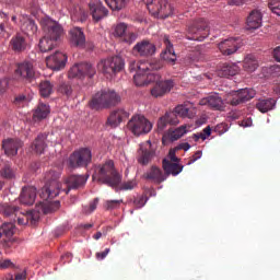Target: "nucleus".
<instances>
[{
    "mask_svg": "<svg viewBox=\"0 0 280 280\" xmlns=\"http://www.w3.org/2000/svg\"><path fill=\"white\" fill-rule=\"evenodd\" d=\"M60 173L56 171H49L45 175L46 185L42 188L39 192V197L43 202H39V207L43 213H54V211H58L60 209V202L50 201L54 198L58 197L60 194V189H62V184L59 182Z\"/></svg>",
    "mask_w": 280,
    "mask_h": 280,
    "instance_id": "f257e3e1",
    "label": "nucleus"
},
{
    "mask_svg": "<svg viewBox=\"0 0 280 280\" xmlns=\"http://www.w3.org/2000/svg\"><path fill=\"white\" fill-rule=\"evenodd\" d=\"M93 180H97L107 187H118L121 175L115 170V162L107 160L94 168Z\"/></svg>",
    "mask_w": 280,
    "mask_h": 280,
    "instance_id": "f03ea898",
    "label": "nucleus"
},
{
    "mask_svg": "<svg viewBox=\"0 0 280 280\" xmlns=\"http://www.w3.org/2000/svg\"><path fill=\"white\" fill-rule=\"evenodd\" d=\"M121 102V96L114 90H104L97 92L90 101V108L93 110H100V108H110V106H117Z\"/></svg>",
    "mask_w": 280,
    "mask_h": 280,
    "instance_id": "7ed1b4c3",
    "label": "nucleus"
},
{
    "mask_svg": "<svg viewBox=\"0 0 280 280\" xmlns=\"http://www.w3.org/2000/svg\"><path fill=\"white\" fill-rule=\"evenodd\" d=\"M129 71H137L133 77V82L136 86H148V84L156 82V80H159L160 78L159 73H145V70H141V62H137L135 60H131L129 62Z\"/></svg>",
    "mask_w": 280,
    "mask_h": 280,
    "instance_id": "20e7f679",
    "label": "nucleus"
},
{
    "mask_svg": "<svg viewBox=\"0 0 280 280\" xmlns=\"http://www.w3.org/2000/svg\"><path fill=\"white\" fill-rule=\"evenodd\" d=\"M124 59L119 56L110 57L105 60H102L98 65V71H102L106 78H113L116 73L124 70L125 67Z\"/></svg>",
    "mask_w": 280,
    "mask_h": 280,
    "instance_id": "39448f33",
    "label": "nucleus"
},
{
    "mask_svg": "<svg viewBox=\"0 0 280 280\" xmlns=\"http://www.w3.org/2000/svg\"><path fill=\"white\" fill-rule=\"evenodd\" d=\"M127 127L132 135L139 137L141 135H148L152 130V122L144 116L136 115L128 121Z\"/></svg>",
    "mask_w": 280,
    "mask_h": 280,
    "instance_id": "423d86ee",
    "label": "nucleus"
},
{
    "mask_svg": "<svg viewBox=\"0 0 280 280\" xmlns=\"http://www.w3.org/2000/svg\"><path fill=\"white\" fill-rule=\"evenodd\" d=\"M147 8L152 16H160V19H167L174 12L170 0H151L147 3Z\"/></svg>",
    "mask_w": 280,
    "mask_h": 280,
    "instance_id": "0eeeda50",
    "label": "nucleus"
},
{
    "mask_svg": "<svg viewBox=\"0 0 280 280\" xmlns=\"http://www.w3.org/2000/svg\"><path fill=\"white\" fill-rule=\"evenodd\" d=\"M93 161V153L89 148H81L74 151L69 158L71 167H89Z\"/></svg>",
    "mask_w": 280,
    "mask_h": 280,
    "instance_id": "6e6552de",
    "label": "nucleus"
},
{
    "mask_svg": "<svg viewBox=\"0 0 280 280\" xmlns=\"http://www.w3.org/2000/svg\"><path fill=\"white\" fill-rule=\"evenodd\" d=\"M256 90H253L252 88H242L241 90L229 92L225 101L226 103H230V105H242L243 103L250 101V98H254Z\"/></svg>",
    "mask_w": 280,
    "mask_h": 280,
    "instance_id": "1a4fd4ad",
    "label": "nucleus"
},
{
    "mask_svg": "<svg viewBox=\"0 0 280 280\" xmlns=\"http://www.w3.org/2000/svg\"><path fill=\"white\" fill-rule=\"evenodd\" d=\"M40 24L44 30L45 36L55 40L56 43H58L60 36L65 34V30L62 28V26L58 22L52 21L49 18L42 19Z\"/></svg>",
    "mask_w": 280,
    "mask_h": 280,
    "instance_id": "9d476101",
    "label": "nucleus"
},
{
    "mask_svg": "<svg viewBox=\"0 0 280 280\" xmlns=\"http://www.w3.org/2000/svg\"><path fill=\"white\" fill-rule=\"evenodd\" d=\"M97 73V70L91 63H75L68 72L69 78H78L82 80L83 78H93Z\"/></svg>",
    "mask_w": 280,
    "mask_h": 280,
    "instance_id": "9b49d317",
    "label": "nucleus"
},
{
    "mask_svg": "<svg viewBox=\"0 0 280 280\" xmlns=\"http://www.w3.org/2000/svg\"><path fill=\"white\" fill-rule=\"evenodd\" d=\"M209 27V24H207V21L205 19L195 20L189 26H188V36L189 40H199L202 42L205 38L209 36V33L202 34Z\"/></svg>",
    "mask_w": 280,
    "mask_h": 280,
    "instance_id": "f8f14e48",
    "label": "nucleus"
},
{
    "mask_svg": "<svg viewBox=\"0 0 280 280\" xmlns=\"http://www.w3.org/2000/svg\"><path fill=\"white\" fill-rule=\"evenodd\" d=\"M15 75H19L23 82L32 83L36 80V69L32 61H22L18 63Z\"/></svg>",
    "mask_w": 280,
    "mask_h": 280,
    "instance_id": "ddd939ff",
    "label": "nucleus"
},
{
    "mask_svg": "<svg viewBox=\"0 0 280 280\" xmlns=\"http://www.w3.org/2000/svg\"><path fill=\"white\" fill-rule=\"evenodd\" d=\"M156 54V45L154 43L143 39L138 42L132 48L133 56H140L141 58H150Z\"/></svg>",
    "mask_w": 280,
    "mask_h": 280,
    "instance_id": "4468645a",
    "label": "nucleus"
},
{
    "mask_svg": "<svg viewBox=\"0 0 280 280\" xmlns=\"http://www.w3.org/2000/svg\"><path fill=\"white\" fill-rule=\"evenodd\" d=\"M161 77L151 82H155V85L153 89H151V95L152 97H163L164 95H167L172 89H174V81L173 80H164L160 81Z\"/></svg>",
    "mask_w": 280,
    "mask_h": 280,
    "instance_id": "2eb2a0df",
    "label": "nucleus"
},
{
    "mask_svg": "<svg viewBox=\"0 0 280 280\" xmlns=\"http://www.w3.org/2000/svg\"><path fill=\"white\" fill-rule=\"evenodd\" d=\"M90 12L92 14L93 21L96 23L108 16V9L102 4L100 0H90L89 2Z\"/></svg>",
    "mask_w": 280,
    "mask_h": 280,
    "instance_id": "dca6fc26",
    "label": "nucleus"
},
{
    "mask_svg": "<svg viewBox=\"0 0 280 280\" xmlns=\"http://www.w3.org/2000/svg\"><path fill=\"white\" fill-rule=\"evenodd\" d=\"M46 65L54 71H60V69H65L67 65V55L61 51H56L54 55L46 58Z\"/></svg>",
    "mask_w": 280,
    "mask_h": 280,
    "instance_id": "f3484780",
    "label": "nucleus"
},
{
    "mask_svg": "<svg viewBox=\"0 0 280 280\" xmlns=\"http://www.w3.org/2000/svg\"><path fill=\"white\" fill-rule=\"evenodd\" d=\"M218 47L223 56H231L240 49V38H225L219 43Z\"/></svg>",
    "mask_w": 280,
    "mask_h": 280,
    "instance_id": "a211bd4d",
    "label": "nucleus"
},
{
    "mask_svg": "<svg viewBox=\"0 0 280 280\" xmlns=\"http://www.w3.org/2000/svg\"><path fill=\"white\" fill-rule=\"evenodd\" d=\"M240 68L236 63H219L217 66L214 73L217 77H235V74H238Z\"/></svg>",
    "mask_w": 280,
    "mask_h": 280,
    "instance_id": "6ab92c4d",
    "label": "nucleus"
},
{
    "mask_svg": "<svg viewBox=\"0 0 280 280\" xmlns=\"http://www.w3.org/2000/svg\"><path fill=\"white\" fill-rule=\"evenodd\" d=\"M163 43L165 45V50L161 54L162 61L168 62V65L176 63V52H174V46L170 42V36L164 35Z\"/></svg>",
    "mask_w": 280,
    "mask_h": 280,
    "instance_id": "aec40b11",
    "label": "nucleus"
},
{
    "mask_svg": "<svg viewBox=\"0 0 280 280\" xmlns=\"http://www.w3.org/2000/svg\"><path fill=\"white\" fill-rule=\"evenodd\" d=\"M154 158V149H152V142L147 141L140 147V155L138 158V163L140 165H148L150 161Z\"/></svg>",
    "mask_w": 280,
    "mask_h": 280,
    "instance_id": "412c9836",
    "label": "nucleus"
},
{
    "mask_svg": "<svg viewBox=\"0 0 280 280\" xmlns=\"http://www.w3.org/2000/svg\"><path fill=\"white\" fill-rule=\"evenodd\" d=\"M23 147V142L19 139H8L2 142V148L7 156H16L19 148Z\"/></svg>",
    "mask_w": 280,
    "mask_h": 280,
    "instance_id": "4be33fe9",
    "label": "nucleus"
},
{
    "mask_svg": "<svg viewBox=\"0 0 280 280\" xmlns=\"http://www.w3.org/2000/svg\"><path fill=\"white\" fill-rule=\"evenodd\" d=\"M130 117V114L126 112L125 109H116L110 113L107 124L112 126V128H117L119 124L124 121V119H128Z\"/></svg>",
    "mask_w": 280,
    "mask_h": 280,
    "instance_id": "5701e85b",
    "label": "nucleus"
},
{
    "mask_svg": "<svg viewBox=\"0 0 280 280\" xmlns=\"http://www.w3.org/2000/svg\"><path fill=\"white\" fill-rule=\"evenodd\" d=\"M167 124L171 126H176L179 124L178 116L175 112H168L163 117H161L158 121V130L163 132L167 127Z\"/></svg>",
    "mask_w": 280,
    "mask_h": 280,
    "instance_id": "b1692460",
    "label": "nucleus"
},
{
    "mask_svg": "<svg viewBox=\"0 0 280 280\" xmlns=\"http://www.w3.org/2000/svg\"><path fill=\"white\" fill-rule=\"evenodd\" d=\"M20 202L22 205L32 206L36 202V187L27 186L22 189L20 195Z\"/></svg>",
    "mask_w": 280,
    "mask_h": 280,
    "instance_id": "393cba45",
    "label": "nucleus"
},
{
    "mask_svg": "<svg viewBox=\"0 0 280 280\" xmlns=\"http://www.w3.org/2000/svg\"><path fill=\"white\" fill-rule=\"evenodd\" d=\"M70 43H72L74 47H84L86 37L80 27H73L70 30Z\"/></svg>",
    "mask_w": 280,
    "mask_h": 280,
    "instance_id": "a878e982",
    "label": "nucleus"
},
{
    "mask_svg": "<svg viewBox=\"0 0 280 280\" xmlns=\"http://www.w3.org/2000/svg\"><path fill=\"white\" fill-rule=\"evenodd\" d=\"M88 177L82 175H71L67 179L68 190L66 194H69L70 189H80V187H84L86 185Z\"/></svg>",
    "mask_w": 280,
    "mask_h": 280,
    "instance_id": "bb28decb",
    "label": "nucleus"
},
{
    "mask_svg": "<svg viewBox=\"0 0 280 280\" xmlns=\"http://www.w3.org/2000/svg\"><path fill=\"white\" fill-rule=\"evenodd\" d=\"M247 27L248 30H258L262 25V14L258 10H253L247 16Z\"/></svg>",
    "mask_w": 280,
    "mask_h": 280,
    "instance_id": "cd10ccee",
    "label": "nucleus"
},
{
    "mask_svg": "<svg viewBox=\"0 0 280 280\" xmlns=\"http://www.w3.org/2000/svg\"><path fill=\"white\" fill-rule=\"evenodd\" d=\"M165 67V62L163 60H152L150 62L143 61L141 62L140 70L144 71V73H156L153 71H159Z\"/></svg>",
    "mask_w": 280,
    "mask_h": 280,
    "instance_id": "c85d7f7f",
    "label": "nucleus"
},
{
    "mask_svg": "<svg viewBox=\"0 0 280 280\" xmlns=\"http://www.w3.org/2000/svg\"><path fill=\"white\" fill-rule=\"evenodd\" d=\"M11 49L16 54H21L27 49V42L25 37L21 35H15L10 40Z\"/></svg>",
    "mask_w": 280,
    "mask_h": 280,
    "instance_id": "c756f323",
    "label": "nucleus"
},
{
    "mask_svg": "<svg viewBox=\"0 0 280 280\" xmlns=\"http://www.w3.org/2000/svg\"><path fill=\"white\" fill-rule=\"evenodd\" d=\"M162 167L166 174H172V176H178L183 172V165L178 163H172L170 160L164 159L162 161Z\"/></svg>",
    "mask_w": 280,
    "mask_h": 280,
    "instance_id": "7c9ffc66",
    "label": "nucleus"
},
{
    "mask_svg": "<svg viewBox=\"0 0 280 280\" xmlns=\"http://www.w3.org/2000/svg\"><path fill=\"white\" fill-rule=\"evenodd\" d=\"M47 135L42 133L38 135L35 141L33 142L32 150L36 152V154H43L45 152V148H47Z\"/></svg>",
    "mask_w": 280,
    "mask_h": 280,
    "instance_id": "2f4dec72",
    "label": "nucleus"
},
{
    "mask_svg": "<svg viewBox=\"0 0 280 280\" xmlns=\"http://www.w3.org/2000/svg\"><path fill=\"white\" fill-rule=\"evenodd\" d=\"M276 103V98H259L256 107L260 113H269V110H273Z\"/></svg>",
    "mask_w": 280,
    "mask_h": 280,
    "instance_id": "473e14b6",
    "label": "nucleus"
},
{
    "mask_svg": "<svg viewBox=\"0 0 280 280\" xmlns=\"http://www.w3.org/2000/svg\"><path fill=\"white\" fill-rule=\"evenodd\" d=\"M184 135H187V126L185 125L174 130H170L168 135H164L163 143H165V139H170V141H178V139H180V137H183Z\"/></svg>",
    "mask_w": 280,
    "mask_h": 280,
    "instance_id": "72a5a7b5",
    "label": "nucleus"
},
{
    "mask_svg": "<svg viewBox=\"0 0 280 280\" xmlns=\"http://www.w3.org/2000/svg\"><path fill=\"white\" fill-rule=\"evenodd\" d=\"M21 30L26 36H34L38 32V25L32 19H26L21 25Z\"/></svg>",
    "mask_w": 280,
    "mask_h": 280,
    "instance_id": "f704fd0d",
    "label": "nucleus"
},
{
    "mask_svg": "<svg viewBox=\"0 0 280 280\" xmlns=\"http://www.w3.org/2000/svg\"><path fill=\"white\" fill-rule=\"evenodd\" d=\"M50 109L49 105L45 103H39L33 114V119L40 121L42 119H47V116L49 115Z\"/></svg>",
    "mask_w": 280,
    "mask_h": 280,
    "instance_id": "c9c22d12",
    "label": "nucleus"
},
{
    "mask_svg": "<svg viewBox=\"0 0 280 280\" xmlns=\"http://www.w3.org/2000/svg\"><path fill=\"white\" fill-rule=\"evenodd\" d=\"M15 218L20 226H25L30 224V222L31 224H34V222H36V218L34 217V212L32 211L23 213L18 210V215Z\"/></svg>",
    "mask_w": 280,
    "mask_h": 280,
    "instance_id": "e433bc0d",
    "label": "nucleus"
},
{
    "mask_svg": "<svg viewBox=\"0 0 280 280\" xmlns=\"http://www.w3.org/2000/svg\"><path fill=\"white\" fill-rule=\"evenodd\" d=\"M243 68L246 72H255L259 68V61L255 55H247L243 61Z\"/></svg>",
    "mask_w": 280,
    "mask_h": 280,
    "instance_id": "4c0bfd02",
    "label": "nucleus"
},
{
    "mask_svg": "<svg viewBox=\"0 0 280 280\" xmlns=\"http://www.w3.org/2000/svg\"><path fill=\"white\" fill-rule=\"evenodd\" d=\"M145 178L148 180H154V183H163V180H165V175H163L161 168L152 166L150 172L145 174Z\"/></svg>",
    "mask_w": 280,
    "mask_h": 280,
    "instance_id": "58836bf2",
    "label": "nucleus"
},
{
    "mask_svg": "<svg viewBox=\"0 0 280 280\" xmlns=\"http://www.w3.org/2000/svg\"><path fill=\"white\" fill-rule=\"evenodd\" d=\"M56 45H57V42H55V39L46 37V35H44V37L39 40V49L43 54H47V51H51V49H54Z\"/></svg>",
    "mask_w": 280,
    "mask_h": 280,
    "instance_id": "ea45409f",
    "label": "nucleus"
},
{
    "mask_svg": "<svg viewBox=\"0 0 280 280\" xmlns=\"http://www.w3.org/2000/svg\"><path fill=\"white\" fill-rule=\"evenodd\" d=\"M224 100L222 94L218 92H212V110H224Z\"/></svg>",
    "mask_w": 280,
    "mask_h": 280,
    "instance_id": "a19ab883",
    "label": "nucleus"
},
{
    "mask_svg": "<svg viewBox=\"0 0 280 280\" xmlns=\"http://www.w3.org/2000/svg\"><path fill=\"white\" fill-rule=\"evenodd\" d=\"M1 237H12L16 233V226L12 222H5L0 226Z\"/></svg>",
    "mask_w": 280,
    "mask_h": 280,
    "instance_id": "79ce46f5",
    "label": "nucleus"
},
{
    "mask_svg": "<svg viewBox=\"0 0 280 280\" xmlns=\"http://www.w3.org/2000/svg\"><path fill=\"white\" fill-rule=\"evenodd\" d=\"M54 93V85L45 80L39 83V94L42 97H49Z\"/></svg>",
    "mask_w": 280,
    "mask_h": 280,
    "instance_id": "37998d69",
    "label": "nucleus"
},
{
    "mask_svg": "<svg viewBox=\"0 0 280 280\" xmlns=\"http://www.w3.org/2000/svg\"><path fill=\"white\" fill-rule=\"evenodd\" d=\"M0 213H2V215H5V218H11V215L16 217L19 215V208L4 203L0 207Z\"/></svg>",
    "mask_w": 280,
    "mask_h": 280,
    "instance_id": "c03bdc74",
    "label": "nucleus"
},
{
    "mask_svg": "<svg viewBox=\"0 0 280 280\" xmlns=\"http://www.w3.org/2000/svg\"><path fill=\"white\" fill-rule=\"evenodd\" d=\"M88 18L89 14L81 8H75L71 11L72 21H80L81 23H84V21H86Z\"/></svg>",
    "mask_w": 280,
    "mask_h": 280,
    "instance_id": "a18cd8bd",
    "label": "nucleus"
},
{
    "mask_svg": "<svg viewBox=\"0 0 280 280\" xmlns=\"http://www.w3.org/2000/svg\"><path fill=\"white\" fill-rule=\"evenodd\" d=\"M8 23H10V15L0 11V36H3L5 30H8Z\"/></svg>",
    "mask_w": 280,
    "mask_h": 280,
    "instance_id": "49530a36",
    "label": "nucleus"
},
{
    "mask_svg": "<svg viewBox=\"0 0 280 280\" xmlns=\"http://www.w3.org/2000/svg\"><path fill=\"white\" fill-rule=\"evenodd\" d=\"M207 137H211V125H208L201 132L195 133L192 139L195 141H205Z\"/></svg>",
    "mask_w": 280,
    "mask_h": 280,
    "instance_id": "de8ad7c7",
    "label": "nucleus"
},
{
    "mask_svg": "<svg viewBox=\"0 0 280 280\" xmlns=\"http://www.w3.org/2000/svg\"><path fill=\"white\" fill-rule=\"evenodd\" d=\"M127 33H128V25H126V23H119L115 27L114 36H117L118 38H124Z\"/></svg>",
    "mask_w": 280,
    "mask_h": 280,
    "instance_id": "09e8293b",
    "label": "nucleus"
},
{
    "mask_svg": "<svg viewBox=\"0 0 280 280\" xmlns=\"http://www.w3.org/2000/svg\"><path fill=\"white\" fill-rule=\"evenodd\" d=\"M110 10H121L126 5V0H105Z\"/></svg>",
    "mask_w": 280,
    "mask_h": 280,
    "instance_id": "8fccbe9b",
    "label": "nucleus"
},
{
    "mask_svg": "<svg viewBox=\"0 0 280 280\" xmlns=\"http://www.w3.org/2000/svg\"><path fill=\"white\" fill-rule=\"evenodd\" d=\"M0 176L2 178L11 179L14 177V170H12V166L9 164L4 165L3 168L0 171Z\"/></svg>",
    "mask_w": 280,
    "mask_h": 280,
    "instance_id": "3c124183",
    "label": "nucleus"
},
{
    "mask_svg": "<svg viewBox=\"0 0 280 280\" xmlns=\"http://www.w3.org/2000/svg\"><path fill=\"white\" fill-rule=\"evenodd\" d=\"M122 202H124L122 199L107 200V201H105V209H107V211H113V209H119V207H121Z\"/></svg>",
    "mask_w": 280,
    "mask_h": 280,
    "instance_id": "603ef678",
    "label": "nucleus"
},
{
    "mask_svg": "<svg viewBox=\"0 0 280 280\" xmlns=\"http://www.w3.org/2000/svg\"><path fill=\"white\" fill-rule=\"evenodd\" d=\"M268 7L273 14L280 16V0H269Z\"/></svg>",
    "mask_w": 280,
    "mask_h": 280,
    "instance_id": "864d4df0",
    "label": "nucleus"
},
{
    "mask_svg": "<svg viewBox=\"0 0 280 280\" xmlns=\"http://www.w3.org/2000/svg\"><path fill=\"white\" fill-rule=\"evenodd\" d=\"M58 92L61 93L62 95H67L69 97V95H71V93H73V89L71 88V85L69 83H61L59 85Z\"/></svg>",
    "mask_w": 280,
    "mask_h": 280,
    "instance_id": "5fc2aeb1",
    "label": "nucleus"
},
{
    "mask_svg": "<svg viewBox=\"0 0 280 280\" xmlns=\"http://www.w3.org/2000/svg\"><path fill=\"white\" fill-rule=\"evenodd\" d=\"M145 202H148V197L143 196V195L136 197L133 200V205H135L136 209H141V208L145 207Z\"/></svg>",
    "mask_w": 280,
    "mask_h": 280,
    "instance_id": "6e6d98bb",
    "label": "nucleus"
},
{
    "mask_svg": "<svg viewBox=\"0 0 280 280\" xmlns=\"http://www.w3.org/2000/svg\"><path fill=\"white\" fill-rule=\"evenodd\" d=\"M97 205H100V199L95 198L93 201L90 202L89 207L85 206L83 208L84 213H93V211L97 209Z\"/></svg>",
    "mask_w": 280,
    "mask_h": 280,
    "instance_id": "4d7b16f0",
    "label": "nucleus"
},
{
    "mask_svg": "<svg viewBox=\"0 0 280 280\" xmlns=\"http://www.w3.org/2000/svg\"><path fill=\"white\" fill-rule=\"evenodd\" d=\"M174 112L177 114L178 117H187V115L189 114V109L183 105L176 106Z\"/></svg>",
    "mask_w": 280,
    "mask_h": 280,
    "instance_id": "13d9d810",
    "label": "nucleus"
},
{
    "mask_svg": "<svg viewBox=\"0 0 280 280\" xmlns=\"http://www.w3.org/2000/svg\"><path fill=\"white\" fill-rule=\"evenodd\" d=\"M124 43H127L128 45H132L137 40V34L135 33H127L122 37Z\"/></svg>",
    "mask_w": 280,
    "mask_h": 280,
    "instance_id": "bf43d9fd",
    "label": "nucleus"
},
{
    "mask_svg": "<svg viewBox=\"0 0 280 280\" xmlns=\"http://www.w3.org/2000/svg\"><path fill=\"white\" fill-rule=\"evenodd\" d=\"M135 187H137V182L129 180V182L124 183L121 185L120 189H122L124 191H128V190L135 189Z\"/></svg>",
    "mask_w": 280,
    "mask_h": 280,
    "instance_id": "052dcab7",
    "label": "nucleus"
},
{
    "mask_svg": "<svg viewBox=\"0 0 280 280\" xmlns=\"http://www.w3.org/2000/svg\"><path fill=\"white\" fill-rule=\"evenodd\" d=\"M226 130H229V126H226V124H218L214 127V132H217V135H224Z\"/></svg>",
    "mask_w": 280,
    "mask_h": 280,
    "instance_id": "680f3d73",
    "label": "nucleus"
},
{
    "mask_svg": "<svg viewBox=\"0 0 280 280\" xmlns=\"http://www.w3.org/2000/svg\"><path fill=\"white\" fill-rule=\"evenodd\" d=\"M202 156V151H197L187 162V165H191L192 163H196V161H198V159H200Z\"/></svg>",
    "mask_w": 280,
    "mask_h": 280,
    "instance_id": "e2e57ef3",
    "label": "nucleus"
},
{
    "mask_svg": "<svg viewBox=\"0 0 280 280\" xmlns=\"http://www.w3.org/2000/svg\"><path fill=\"white\" fill-rule=\"evenodd\" d=\"M108 253H110V248H106L104 252L96 253V259H106Z\"/></svg>",
    "mask_w": 280,
    "mask_h": 280,
    "instance_id": "0e129e2a",
    "label": "nucleus"
},
{
    "mask_svg": "<svg viewBox=\"0 0 280 280\" xmlns=\"http://www.w3.org/2000/svg\"><path fill=\"white\" fill-rule=\"evenodd\" d=\"M189 148H191V145L188 142H183L179 143L175 150H184L185 152H187V150H189Z\"/></svg>",
    "mask_w": 280,
    "mask_h": 280,
    "instance_id": "69168bd1",
    "label": "nucleus"
},
{
    "mask_svg": "<svg viewBox=\"0 0 280 280\" xmlns=\"http://www.w3.org/2000/svg\"><path fill=\"white\" fill-rule=\"evenodd\" d=\"M25 279H27V271L26 270L15 275V280H25Z\"/></svg>",
    "mask_w": 280,
    "mask_h": 280,
    "instance_id": "338daca9",
    "label": "nucleus"
},
{
    "mask_svg": "<svg viewBox=\"0 0 280 280\" xmlns=\"http://www.w3.org/2000/svg\"><path fill=\"white\" fill-rule=\"evenodd\" d=\"M273 58L276 59V61L280 62V46L275 47V49H273Z\"/></svg>",
    "mask_w": 280,
    "mask_h": 280,
    "instance_id": "774afa93",
    "label": "nucleus"
}]
</instances>
